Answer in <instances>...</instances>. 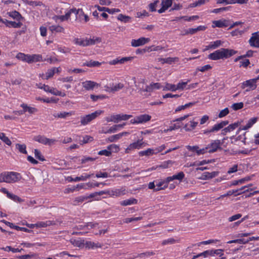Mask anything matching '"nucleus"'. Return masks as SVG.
Masks as SVG:
<instances>
[{
    "label": "nucleus",
    "mask_w": 259,
    "mask_h": 259,
    "mask_svg": "<svg viewBox=\"0 0 259 259\" xmlns=\"http://www.w3.org/2000/svg\"><path fill=\"white\" fill-rule=\"evenodd\" d=\"M20 174L14 171H4L0 174V183H14L20 180Z\"/></svg>",
    "instance_id": "f257e3e1"
},
{
    "label": "nucleus",
    "mask_w": 259,
    "mask_h": 259,
    "mask_svg": "<svg viewBox=\"0 0 259 259\" xmlns=\"http://www.w3.org/2000/svg\"><path fill=\"white\" fill-rule=\"evenodd\" d=\"M125 189L121 188L120 189H116L114 190L109 191V190H105V191H101L99 192H95V195H98V197L96 198V200H99L100 196L103 194H107L110 196H120L122 195H124L125 194Z\"/></svg>",
    "instance_id": "f03ea898"
},
{
    "label": "nucleus",
    "mask_w": 259,
    "mask_h": 259,
    "mask_svg": "<svg viewBox=\"0 0 259 259\" xmlns=\"http://www.w3.org/2000/svg\"><path fill=\"white\" fill-rule=\"evenodd\" d=\"M103 113V110H98L95 111L94 112L92 113L91 114L86 115L85 116H81L80 123L82 125H87L91 121H92L93 120L96 118L98 116L100 115Z\"/></svg>",
    "instance_id": "7ed1b4c3"
},
{
    "label": "nucleus",
    "mask_w": 259,
    "mask_h": 259,
    "mask_svg": "<svg viewBox=\"0 0 259 259\" xmlns=\"http://www.w3.org/2000/svg\"><path fill=\"white\" fill-rule=\"evenodd\" d=\"M224 58H227V49L225 48L218 50L208 56V58L212 60H218Z\"/></svg>",
    "instance_id": "20e7f679"
},
{
    "label": "nucleus",
    "mask_w": 259,
    "mask_h": 259,
    "mask_svg": "<svg viewBox=\"0 0 259 259\" xmlns=\"http://www.w3.org/2000/svg\"><path fill=\"white\" fill-rule=\"evenodd\" d=\"M33 140L44 145L49 146L54 144L56 141L55 139H49L41 135H37L34 137Z\"/></svg>",
    "instance_id": "39448f33"
},
{
    "label": "nucleus",
    "mask_w": 259,
    "mask_h": 259,
    "mask_svg": "<svg viewBox=\"0 0 259 259\" xmlns=\"http://www.w3.org/2000/svg\"><path fill=\"white\" fill-rule=\"evenodd\" d=\"M257 80V78H253L245 81L242 83L241 88L242 89L246 88V92L254 90L257 87L256 84Z\"/></svg>",
    "instance_id": "423d86ee"
},
{
    "label": "nucleus",
    "mask_w": 259,
    "mask_h": 259,
    "mask_svg": "<svg viewBox=\"0 0 259 259\" xmlns=\"http://www.w3.org/2000/svg\"><path fill=\"white\" fill-rule=\"evenodd\" d=\"M146 145L144 142L143 141V139L138 140L135 142L130 144L127 148L125 149V153H129L130 151L134 149H140L144 147Z\"/></svg>",
    "instance_id": "0eeeda50"
},
{
    "label": "nucleus",
    "mask_w": 259,
    "mask_h": 259,
    "mask_svg": "<svg viewBox=\"0 0 259 259\" xmlns=\"http://www.w3.org/2000/svg\"><path fill=\"white\" fill-rule=\"evenodd\" d=\"M95 192L90 194L89 196H80L75 198L73 201V204L74 205H79L83 202L84 200L89 198H94L98 196V195L94 194Z\"/></svg>",
    "instance_id": "6e6552de"
},
{
    "label": "nucleus",
    "mask_w": 259,
    "mask_h": 259,
    "mask_svg": "<svg viewBox=\"0 0 259 259\" xmlns=\"http://www.w3.org/2000/svg\"><path fill=\"white\" fill-rule=\"evenodd\" d=\"M149 38H145L144 37H140L138 39H132L131 41V46L134 47H138L144 45L150 41Z\"/></svg>",
    "instance_id": "1a4fd4ad"
},
{
    "label": "nucleus",
    "mask_w": 259,
    "mask_h": 259,
    "mask_svg": "<svg viewBox=\"0 0 259 259\" xmlns=\"http://www.w3.org/2000/svg\"><path fill=\"white\" fill-rule=\"evenodd\" d=\"M221 142L220 140H214L210 144H208L207 147L209 153H213L216 151L218 149L220 148Z\"/></svg>",
    "instance_id": "9d476101"
},
{
    "label": "nucleus",
    "mask_w": 259,
    "mask_h": 259,
    "mask_svg": "<svg viewBox=\"0 0 259 259\" xmlns=\"http://www.w3.org/2000/svg\"><path fill=\"white\" fill-rule=\"evenodd\" d=\"M257 120V117H253L248 120L247 124L242 126L239 127V128L237 130L236 133L238 134L239 132L241 130H247L250 128L254 123L256 122Z\"/></svg>",
    "instance_id": "9b49d317"
},
{
    "label": "nucleus",
    "mask_w": 259,
    "mask_h": 259,
    "mask_svg": "<svg viewBox=\"0 0 259 259\" xmlns=\"http://www.w3.org/2000/svg\"><path fill=\"white\" fill-rule=\"evenodd\" d=\"M252 186L251 184H250L248 186H245L243 187H242L241 188L238 189H235L233 190H229L228 191V195H237L242 194L243 192H245L246 191H248V189H246V188H248L249 186Z\"/></svg>",
    "instance_id": "f8f14e48"
},
{
    "label": "nucleus",
    "mask_w": 259,
    "mask_h": 259,
    "mask_svg": "<svg viewBox=\"0 0 259 259\" xmlns=\"http://www.w3.org/2000/svg\"><path fill=\"white\" fill-rule=\"evenodd\" d=\"M82 87L86 90L90 91L93 90L94 88L98 86V84L91 80H87L82 82Z\"/></svg>",
    "instance_id": "ddd939ff"
},
{
    "label": "nucleus",
    "mask_w": 259,
    "mask_h": 259,
    "mask_svg": "<svg viewBox=\"0 0 259 259\" xmlns=\"http://www.w3.org/2000/svg\"><path fill=\"white\" fill-rule=\"evenodd\" d=\"M226 125H227V121H222L219 123L215 124L211 129L205 131L204 133L206 134L217 132L223 128Z\"/></svg>",
    "instance_id": "4468645a"
},
{
    "label": "nucleus",
    "mask_w": 259,
    "mask_h": 259,
    "mask_svg": "<svg viewBox=\"0 0 259 259\" xmlns=\"http://www.w3.org/2000/svg\"><path fill=\"white\" fill-rule=\"evenodd\" d=\"M7 15L17 21H20L21 20L24 19V17H23L21 14L17 11H13L8 12Z\"/></svg>",
    "instance_id": "2eb2a0df"
},
{
    "label": "nucleus",
    "mask_w": 259,
    "mask_h": 259,
    "mask_svg": "<svg viewBox=\"0 0 259 259\" xmlns=\"http://www.w3.org/2000/svg\"><path fill=\"white\" fill-rule=\"evenodd\" d=\"M146 85L145 83V81L144 80L140 81L138 82V84L137 85L136 84V87H137V89L139 90L138 92L142 95L145 96H148L150 95H147V94L145 93V86Z\"/></svg>",
    "instance_id": "dca6fc26"
},
{
    "label": "nucleus",
    "mask_w": 259,
    "mask_h": 259,
    "mask_svg": "<svg viewBox=\"0 0 259 259\" xmlns=\"http://www.w3.org/2000/svg\"><path fill=\"white\" fill-rule=\"evenodd\" d=\"M105 88L106 89L107 91L115 92L123 89L124 88V85L122 83H118L115 85H113L112 87H108V85H106Z\"/></svg>",
    "instance_id": "f3484780"
},
{
    "label": "nucleus",
    "mask_w": 259,
    "mask_h": 259,
    "mask_svg": "<svg viewBox=\"0 0 259 259\" xmlns=\"http://www.w3.org/2000/svg\"><path fill=\"white\" fill-rule=\"evenodd\" d=\"M5 25L8 27H12L15 28H20L23 24L20 21H18V22H16L15 21H9L8 20H6L5 21Z\"/></svg>",
    "instance_id": "a211bd4d"
},
{
    "label": "nucleus",
    "mask_w": 259,
    "mask_h": 259,
    "mask_svg": "<svg viewBox=\"0 0 259 259\" xmlns=\"http://www.w3.org/2000/svg\"><path fill=\"white\" fill-rule=\"evenodd\" d=\"M169 182H167V178L165 180L161 181L156 184V188L154 189L155 191H158L160 190H163L167 187L168 183Z\"/></svg>",
    "instance_id": "6ab92c4d"
},
{
    "label": "nucleus",
    "mask_w": 259,
    "mask_h": 259,
    "mask_svg": "<svg viewBox=\"0 0 259 259\" xmlns=\"http://www.w3.org/2000/svg\"><path fill=\"white\" fill-rule=\"evenodd\" d=\"M185 177V174L183 171H180L177 175L167 177V182H170L174 180L182 181Z\"/></svg>",
    "instance_id": "aec40b11"
},
{
    "label": "nucleus",
    "mask_w": 259,
    "mask_h": 259,
    "mask_svg": "<svg viewBox=\"0 0 259 259\" xmlns=\"http://www.w3.org/2000/svg\"><path fill=\"white\" fill-rule=\"evenodd\" d=\"M151 116L148 114H142L137 116V119L139 123H143L150 120Z\"/></svg>",
    "instance_id": "412c9836"
},
{
    "label": "nucleus",
    "mask_w": 259,
    "mask_h": 259,
    "mask_svg": "<svg viewBox=\"0 0 259 259\" xmlns=\"http://www.w3.org/2000/svg\"><path fill=\"white\" fill-rule=\"evenodd\" d=\"M206 28V27L204 26H199L197 28H189L188 30H187L185 33L184 34L187 35L188 34H193L195 33H196L197 31H203L205 30Z\"/></svg>",
    "instance_id": "4be33fe9"
},
{
    "label": "nucleus",
    "mask_w": 259,
    "mask_h": 259,
    "mask_svg": "<svg viewBox=\"0 0 259 259\" xmlns=\"http://www.w3.org/2000/svg\"><path fill=\"white\" fill-rule=\"evenodd\" d=\"M102 41V38L100 37H93L92 38H86L87 46L94 45Z\"/></svg>",
    "instance_id": "5701e85b"
},
{
    "label": "nucleus",
    "mask_w": 259,
    "mask_h": 259,
    "mask_svg": "<svg viewBox=\"0 0 259 259\" xmlns=\"http://www.w3.org/2000/svg\"><path fill=\"white\" fill-rule=\"evenodd\" d=\"M16 58L19 60L25 61L28 63H30V61H31L30 58V55L25 54L22 53H18L16 55Z\"/></svg>",
    "instance_id": "b1692460"
},
{
    "label": "nucleus",
    "mask_w": 259,
    "mask_h": 259,
    "mask_svg": "<svg viewBox=\"0 0 259 259\" xmlns=\"http://www.w3.org/2000/svg\"><path fill=\"white\" fill-rule=\"evenodd\" d=\"M249 42L251 47L259 48V38L255 35H252L249 40Z\"/></svg>",
    "instance_id": "393cba45"
},
{
    "label": "nucleus",
    "mask_w": 259,
    "mask_h": 259,
    "mask_svg": "<svg viewBox=\"0 0 259 259\" xmlns=\"http://www.w3.org/2000/svg\"><path fill=\"white\" fill-rule=\"evenodd\" d=\"M157 154V152H156L155 150H154L153 149L148 148V149L144 150V151H141L139 152V155L140 156H149L150 155H152L153 154Z\"/></svg>",
    "instance_id": "a878e982"
},
{
    "label": "nucleus",
    "mask_w": 259,
    "mask_h": 259,
    "mask_svg": "<svg viewBox=\"0 0 259 259\" xmlns=\"http://www.w3.org/2000/svg\"><path fill=\"white\" fill-rule=\"evenodd\" d=\"M198 124V122L193 120L190 121L189 123L186 124L184 126V128L186 131H191L194 130Z\"/></svg>",
    "instance_id": "bb28decb"
},
{
    "label": "nucleus",
    "mask_w": 259,
    "mask_h": 259,
    "mask_svg": "<svg viewBox=\"0 0 259 259\" xmlns=\"http://www.w3.org/2000/svg\"><path fill=\"white\" fill-rule=\"evenodd\" d=\"M180 242V240L179 239H176L174 238H169L167 239L163 240L161 242V245L163 246L166 245H171L174 244L176 243H178Z\"/></svg>",
    "instance_id": "cd10ccee"
},
{
    "label": "nucleus",
    "mask_w": 259,
    "mask_h": 259,
    "mask_svg": "<svg viewBox=\"0 0 259 259\" xmlns=\"http://www.w3.org/2000/svg\"><path fill=\"white\" fill-rule=\"evenodd\" d=\"M138 200L135 198H131L124 200L120 202V204L122 206H127L131 204H137Z\"/></svg>",
    "instance_id": "c85d7f7f"
},
{
    "label": "nucleus",
    "mask_w": 259,
    "mask_h": 259,
    "mask_svg": "<svg viewBox=\"0 0 259 259\" xmlns=\"http://www.w3.org/2000/svg\"><path fill=\"white\" fill-rule=\"evenodd\" d=\"M73 41L76 45L87 47L86 38L84 39L83 38H75Z\"/></svg>",
    "instance_id": "c756f323"
},
{
    "label": "nucleus",
    "mask_w": 259,
    "mask_h": 259,
    "mask_svg": "<svg viewBox=\"0 0 259 259\" xmlns=\"http://www.w3.org/2000/svg\"><path fill=\"white\" fill-rule=\"evenodd\" d=\"M224 42L221 40H217L214 41H211L209 43L211 50H214L220 47Z\"/></svg>",
    "instance_id": "7c9ffc66"
},
{
    "label": "nucleus",
    "mask_w": 259,
    "mask_h": 259,
    "mask_svg": "<svg viewBox=\"0 0 259 259\" xmlns=\"http://www.w3.org/2000/svg\"><path fill=\"white\" fill-rule=\"evenodd\" d=\"M241 122L237 121L234 122V123L230 124L228 126V132H231L236 129L237 130L239 128V126L240 125Z\"/></svg>",
    "instance_id": "2f4dec72"
},
{
    "label": "nucleus",
    "mask_w": 259,
    "mask_h": 259,
    "mask_svg": "<svg viewBox=\"0 0 259 259\" xmlns=\"http://www.w3.org/2000/svg\"><path fill=\"white\" fill-rule=\"evenodd\" d=\"M175 163V161L172 160H167L163 161L162 162L159 166V167L162 168H167L168 167H171L173 164Z\"/></svg>",
    "instance_id": "473e14b6"
},
{
    "label": "nucleus",
    "mask_w": 259,
    "mask_h": 259,
    "mask_svg": "<svg viewBox=\"0 0 259 259\" xmlns=\"http://www.w3.org/2000/svg\"><path fill=\"white\" fill-rule=\"evenodd\" d=\"M101 65V63L98 61L91 60L90 61H87L83 64V66H88L89 67H93L96 66H99Z\"/></svg>",
    "instance_id": "72a5a7b5"
},
{
    "label": "nucleus",
    "mask_w": 259,
    "mask_h": 259,
    "mask_svg": "<svg viewBox=\"0 0 259 259\" xmlns=\"http://www.w3.org/2000/svg\"><path fill=\"white\" fill-rule=\"evenodd\" d=\"M49 28L52 32H63L64 30V28L60 25H52Z\"/></svg>",
    "instance_id": "f704fd0d"
},
{
    "label": "nucleus",
    "mask_w": 259,
    "mask_h": 259,
    "mask_svg": "<svg viewBox=\"0 0 259 259\" xmlns=\"http://www.w3.org/2000/svg\"><path fill=\"white\" fill-rule=\"evenodd\" d=\"M16 148L18 149L21 153L25 154H27L26 146L25 144H16Z\"/></svg>",
    "instance_id": "c9c22d12"
},
{
    "label": "nucleus",
    "mask_w": 259,
    "mask_h": 259,
    "mask_svg": "<svg viewBox=\"0 0 259 259\" xmlns=\"http://www.w3.org/2000/svg\"><path fill=\"white\" fill-rule=\"evenodd\" d=\"M179 58L178 57H168L166 58H161V61L162 63H167L169 64H171L172 62L178 61Z\"/></svg>",
    "instance_id": "e433bc0d"
},
{
    "label": "nucleus",
    "mask_w": 259,
    "mask_h": 259,
    "mask_svg": "<svg viewBox=\"0 0 259 259\" xmlns=\"http://www.w3.org/2000/svg\"><path fill=\"white\" fill-rule=\"evenodd\" d=\"M117 19L124 23H127L131 20V17L123 15L122 14H120L117 17Z\"/></svg>",
    "instance_id": "4c0bfd02"
},
{
    "label": "nucleus",
    "mask_w": 259,
    "mask_h": 259,
    "mask_svg": "<svg viewBox=\"0 0 259 259\" xmlns=\"http://www.w3.org/2000/svg\"><path fill=\"white\" fill-rule=\"evenodd\" d=\"M72 115L71 112H60L56 114H54L53 116L55 117L61 118H65L66 117L70 116Z\"/></svg>",
    "instance_id": "58836bf2"
},
{
    "label": "nucleus",
    "mask_w": 259,
    "mask_h": 259,
    "mask_svg": "<svg viewBox=\"0 0 259 259\" xmlns=\"http://www.w3.org/2000/svg\"><path fill=\"white\" fill-rule=\"evenodd\" d=\"M0 139L5 142L7 145L11 146L12 142L8 137H6L3 133H0Z\"/></svg>",
    "instance_id": "ea45409f"
},
{
    "label": "nucleus",
    "mask_w": 259,
    "mask_h": 259,
    "mask_svg": "<svg viewBox=\"0 0 259 259\" xmlns=\"http://www.w3.org/2000/svg\"><path fill=\"white\" fill-rule=\"evenodd\" d=\"M212 23L214 25L212 26L214 27H223L224 26H226V20L221 21V20H217V21H213L212 22Z\"/></svg>",
    "instance_id": "a19ab883"
},
{
    "label": "nucleus",
    "mask_w": 259,
    "mask_h": 259,
    "mask_svg": "<svg viewBox=\"0 0 259 259\" xmlns=\"http://www.w3.org/2000/svg\"><path fill=\"white\" fill-rule=\"evenodd\" d=\"M2 249L6 251H11L12 252L15 253V252H21L22 250H23V249H19V248H12V247L10 246H7L6 247H3L1 248Z\"/></svg>",
    "instance_id": "79ce46f5"
},
{
    "label": "nucleus",
    "mask_w": 259,
    "mask_h": 259,
    "mask_svg": "<svg viewBox=\"0 0 259 259\" xmlns=\"http://www.w3.org/2000/svg\"><path fill=\"white\" fill-rule=\"evenodd\" d=\"M36 85L38 88L40 89H43L45 92L50 93L51 92L52 88H51L49 85H46L45 84H42L41 83L36 84Z\"/></svg>",
    "instance_id": "37998d69"
},
{
    "label": "nucleus",
    "mask_w": 259,
    "mask_h": 259,
    "mask_svg": "<svg viewBox=\"0 0 259 259\" xmlns=\"http://www.w3.org/2000/svg\"><path fill=\"white\" fill-rule=\"evenodd\" d=\"M249 242L248 239H245L244 238L238 239L231 241H228V243H237L238 244H245Z\"/></svg>",
    "instance_id": "c03bdc74"
},
{
    "label": "nucleus",
    "mask_w": 259,
    "mask_h": 259,
    "mask_svg": "<svg viewBox=\"0 0 259 259\" xmlns=\"http://www.w3.org/2000/svg\"><path fill=\"white\" fill-rule=\"evenodd\" d=\"M163 91H176V85L173 84L166 83L165 87L163 88Z\"/></svg>",
    "instance_id": "a18cd8bd"
},
{
    "label": "nucleus",
    "mask_w": 259,
    "mask_h": 259,
    "mask_svg": "<svg viewBox=\"0 0 259 259\" xmlns=\"http://www.w3.org/2000/svg\"><path fill=\"white\" fill-rule=\"evenodd\" d=\"M30 58L31 60L30 63H31L34 62L40 61L41 60L42 57L40 55H30Z\"/></svg>",
    "instance_id": "49530a36"
},
{
    "label": "nucleus",
    "mask_w": 259,
    "mask_h": 259,
    "mask_svg": "<svg viewBox=\"0 0 259 259\" xmlns=\"http://www.w3.org/2000/svg\"><path fill=\"white\" fill-rule=\"evenodd\" d=\"M26 3L30 6H44V4L40 1H27Z\"/></svg>",
    "instance_id": "de8ad7c7"
},
{
    "label": "nucleus",
    "mask_w": 259,
    "mask_h": 259,
    "mask_svg": "<svg viewBox=\"0 0 259 259\" xmlns=\"http://www.w3.org/2000/svg\"><path fill=\"white\" fill-rule=\"evenodd\" d=\"M93 174L88 175L85 174L84 176H81L80 177H76L73 180L74 182H78L80 181H85L87 179L90 178Z\"/></svg>",
    "instance_id": "09e8293b"
},
{
    "label": "nucleus",
    "mask_w": 259,
    "mask_h": 259,
    "mask_svg": "<svg viewBox=\"0 0 259 259\" xmlns=\"http://www.w3.org/2000/svg\"><path fill=\"white\" fill-rule=\"evenodd\" d=\"M105 119L107 122L113 121L115 123H117L119 121L118 114L113 115H111L110 117H106Z\"/></svg>",
    "instance_id": "8fccbe9b"
},
{
    "label": "nucleus",
    "mask_w": 259,
    "mask_h": 259,
    "mask_svg": "<svg viewBox=\"0 0 259 259\" xmlns=\"http://www.w3.org/2000/svg\"><path fill=\"white\" fill-rule=\"evenodd\" d=\"M34 153L36 158L38 159L41 161H44L45 160L44 157L41 155V152L38 149H34Z\"/></svg>",
    "instance_id": "3c124183"
},
{
    "label": "nucleus",
    "mask_w": 259,
    "mask_h": 259,
    "mask_svg": "<svg viewBox=\"0 0 259 259\" xmlns=\"http://www.w3.org/2000/svg\"><path fill=\"white\" fill-rule=\"evenodd\" d=\"M172 0H162L161 6L164 7L167 10L171 6Z\"/></svg>",
    "instance_id": "603ef678"
},
{
    "label": "nucleus",
    "mask_w": 259,
    "mask_h": 259,
    "mask_svg": "<svg viewBox=\"0 0 259 259\" xmlns=\"http://www.w3.org/2000/svg\"><path fill=\"white\" fill-rule=\"evenodd\" d=\"M8 197L15 201H18L19 202H21L23 201L22 199L19 197H18L17 195H14L11 193L8 194Z\"/></svg>",
    "instance_id": "864d4df0"
},
{
    "label": "nucleus",
    "mask_w": 259,
    "mask_h": 259,
    "mask_svg": "<svg viewBox=\"0 0 259 259\" xmlns=\"http://www.w3.org/2000/svg\"><path fill=\"white\" fill-rule=\"evenodd\" d=\"M190 80H188L186 82H180L176 85V90H183L186 87L188 82H189Z\"/></svg>",
    "instance_id": "5fc2aeb1"
},
{
    "label": "nucleus",
    "mask_w": 259,
    "mask_h": 259,
    "mask_svg": "<svg viewBox=\"0 0 259 259\" xmlns=\"http://www.w3.org/2000/svg\"><path fill=\"white\" fill-rule=\"evenodd\" d=\"M243 105L242 102L236 103L232 104L231 108L236 111L242 109L243 107Z\"/></svg>",
    "instance_id": "6e6d98bb"
},
{
    "label": "nucleus",
    "mask_w": 259,
    "mask_h": 259,
    "mask_svg": "<svg viewBox=\"0 0 259 259\" xmlns=\"http://www.w3.org/2000/svg\"><path fill=\"white\" fill-rule=\"evenodd\" d=\"M55 73V72L53 68L48 69L46 72V76L44 79H48L49 78L53 77Z\"/></svg>",
    "instance_id": "4d7b16f0"
},
{
    "label": "nucleus",
    "mask_w": 259,
    "mask_h": 259,
    "mask_svg": "<svg viewBox=\"0 0 259 259\" xmlns=\"http://www.w3.org/2000/svg\"><path fill=\"white\" fill-rule=\"evenodd\" d=\"M36 254L31 253L30 254H28L20 255L18 257L19 259H30L33 257L36 256Z\"/></svg>",
    "instance_id": "13d9d810"
},
{
    "label": "nucleus",
    "mask_w": 259,
    "mask_h": 259,
    "mask_svg": "<svg viewBox=\"0 0 259 259\" xmlns=\"http://www.w3.org/2000/svg\"><path fill=\"white\" fill-rule=\"evenodd\" d=\"M132 117V115L118 114V120H126Z\"/></svg>",
    "instance_id": "bf43d9fd"
},
{
    "label": "nucleus",
    "mask_w": 259,
    "mask_h": 259,
    "mask_svg": "<svg viewBox=\"0 0 259 259\" xmlns=\"http://www.w3.org/2000/svg\"><path fill=\"white\" fill-rule=\"evenodd\" d=\"M98 154L100 155H105L106 156H110L111 155V151L107 149L100 151Z\"/></svg>",
    "instance_id": "052dcab7"
},
{
    "label": "nucleus",
    "mask_w": 259,
    "mask_h": 259,
    "mask_svg": "<svg viewBox=\"0 0 259 259\" xmlns=\"http://www.w3.org/2000/svg\"><path fill=\"white\" fill-rule=\"evenodd\" d=\"M52 94L56 96H59L61 97H65L66 96V94L64 93H62L60 91L56 90L55 91V89L52 88L51 92H50Z\"/></svg>",
    "instance_id": "680f3d73"
},
{
    "label": "nucleus",
    "mask_w": 259,
    "mask_h": 259,
    "mask_svg": "<svg viewBox=\"0 0 259 259\" xmlns=\"http://www.w3.org/2000/svg\"><path fill=\"white\" fill-rule=\"evenodd\" d=\"M120 135H119V134L114 135H112L108 138V141H109L110 142H115V141L119 140V139H120Z\"/></svg>",
    "instance_id": "e2e57ef3"
},
{
    "label": "nucleus",
    "mask_w": 259,
    "mask_h": 259,
    "mask_svg": "<svg viewBox=\"0 0 259 259\" xmlns=\"http://www.w3.org/2000/svg\"><path fill=\"white\" fill-rule=\"evenodd\" d=\"M91 98L92 99V100L94 102L97 101L99 99H103L105 98V96L104 95H91L90 96Z\"/></svg>",
    "instance_id": "0e129e2a"
},
{
    "label": "nucleus",
    "mask_w": 259,
    "mask_h": 259,
    "mask_svg": "<svg viewBox=\"0 0 259 259\" xmlns=\"http://www.w3.org/2000/svg\"><path fill=\"white\" fill-rule=\"evenodd\" d=\"M158 3V1H155L154 3H150L149 5V9L151 12L156 11V7L157 6V3Z\"/></svg>",
    "instance_id": "69168bd1"
},
{
    "label": "nucleus",
    "mask_w": 259,
    "mask_h": 259,
    "mask_svg": "<svg viewBox=\"0 0 259 259\" xmlns=\"http://www.w3.org/2000/svg\"><path fill=\"white\" fill-rule=\"evenodd\" d=\"M150 48H148V47H147L144 49H138L136 51V54H143L147 52H149V50H150Z\"/></svg>",
    "instance_id": "338daca9"
},
{
    "label": "nucleus",
    "mask_w": 259,
    "mask_h": 259,
    "mask_svg": "<svg viewBox=\"0 0 259 259\" xmlns=\"http://www.w3.org/2000/svg\"><path fill=\"white\" fill-rule=\"evenodd\" d=\"M212 68V67L210 65H205L202 67H198L197 68V70L201 72H204L205 71H207L209 69H210Z\"/></svg>",
    "instance_id": "774afa93"
}]
</instances>
